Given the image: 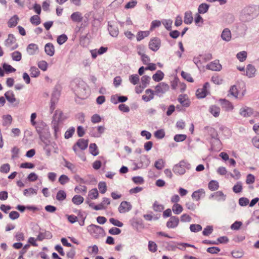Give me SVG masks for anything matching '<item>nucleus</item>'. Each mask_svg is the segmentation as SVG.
<instances>
[{
  "label": "nucleus",
  "mask_w": 259,
  "mask_h": 259,
  "mask_svg": "<svg viewBox=\"0 0 259 259\" xmlns=\"http://www.w3.org/2000/svg\"><path fill=\"white\" fill-rule=\"evenodd\" d=\"M20 167L22 168H33L34 164L30 162H24L21 163Z\"/></svg>",
  "instance_id": "69168bd1"
},
{
  "label": "nucleus",
  "mask_w": 259,
  "mask_h": 259,
  "mask_svg": "<svg viewBox=\"0 0 259 259\" xmlns=\"http://www.w3.org/2000/svg\"><path fill=\"white\" fill-rule=\"evenodd\" d=\"M19 20V18L17 15H15L13 16L12 18L10 19L8 22L9 27L12 28L16 26L18 24Z\"/></svg>",
  "instance_id": "aec40b11"
},
{
  "label": "nucleus",
  "mask_w": 259,
  "mask_h": 259,
  "mask_svg": "<svg viewBox=\"0 0 259 259\" xmlns=\"http://www.w3.org/2000/svg\"><path fill=\"white\" fill-rule=\"evenodd\" d=\"M68 39V37L66 34H62L59 35L57 39V41L60 45H61L65 43Z\"/></svg>",
  "instance_id": "37998d69"
},
{
  "label": "nucleus",
  "mask_w": 259,
  "mask_h": 259,
  "mask_svg": "<svg viewBox=\"0 0 259 259\" xmlns=\"http://www.w3.org/2000/svg\"><path fill=\"white\" fill-rule=\"evenodd\" d=\"M207 251L211 254H217L220 251V249L218 247H210L207 249Z\"/></svg>",
  "instance_id": "e2e57ef3"
},
{
  "label": "nucleus",
  "mask_w": 259,
  "mask_h": 259,
  "mask_svg": "<svg viewBox=\"0 0 259 259\" xmlns=\"http://www.w3.org/2000/svg\"><path fill=\"white\" fill-rule=\"evenodd\" d=\"M180 104L184 107H187L189 106L190 102L186 95H180L178 99Z\"/></svg>",
  "instance_id": "4468645a"
},
{
  "label": "nucleus",
  "mask_w": 259,
  "mask_h": 259,
  "mask_svg": "<svg viewBox=\"0 0 259 259\" xmlns=\"http://www.w3.org/2000/svg\"><path fill=\"white\" fill-rule=\"evenodd\" d=\"M187 138V136L186 135L184 134H180V135H176L174 137V140L176 142H182L184 141Z\"/></svg>",
  "instance_id": "bf43d9fd"
},
{
  "label": "nucleus",
  "mask_w": 259,
  "mask_h": 259,
  "mask_svg": "<svg viewBox=\"0 0 259 259\" xmlns=\"http://www.w3.org/2000/svg\"><path fill=\"white\" fill-rule=\"evenodd\" d=\"M11 57L14 61H19L22 58L21 53L19 51H15L11 54Z\"/></svg>",
  "instance_id": "4c0bfd02"
},
{
  "label": "nucleus",
  "mask_w": 259,
  "mask_h": 259,
  "mask_svg": "<svg viewBox=\"0 0 259 259\" xmlns=\"http://www.w3.org/2000/svg\"><path fill=\"white\" fill-rule=\"evenodd\" d=\"M99 249L96 245L88 247V252L90 254L96 255L98 253Z\"/></svg>",
  "instance_id": "a19ab883"
},
{
  "label": "nucleus",
  "mask_w": 259,
  "mask_h": 259,
  "mask_svg": "<svg viewBox=\"0 0 259 259\" xmlns=\"http://www.w3.org/2000/svg\"><path fill=\"white\" fill-rule=\"evenodd\" d=\"M202 227L198 224H192L190 226V229L192 232H197L202 230Z\"/></svg>",
  "instance_id": "de8ad7c7"
},
{
  "label": "nucleus",
  "mask_w": 259,
  "mask_h": 259,
  "mask_svg": "<svg viewBox=\"0 0 259 259\" xmlns=\"http://www.w3.org/2000/svg\"><path fill=\"white\" fill-rule=\"evenodd\" d=\"M146 93L148 95V97H147L145 95H143L142 96V98L144 100L146 101H149L150 100L153 99V95H155L154 92L153 91H152L150 89L146 90Z\"/></svg>",
  "instance_id": "c756f323"
},
{
  "label": "nucleus",
  "mask_w": 259,
  "mask_h": 259,
  "mask_svg": "<svg viewBox=\"0 0 259 259\" xmlns=\"http://www.w3.org/2000/svg\"><path fill=\"white\" fill-rule=\"evenodd\" d=\"M205 194V191L203 189H201L197 191H194L192 194V197L193 199L198 201L201 196L202 195H204Z\"/></svg>",
  "instance_id": "412c9836"
},
{
  "label": "nucleus",
  "mask_w": 259,
  "mask_h": 259,
  "mask_svg": "<svg viewBox=\"0 0 259 259\" xmlns=\"http://www.w3.org/2000/svg\"><path fill=\"white\" fill-rule=\"evenodd\" d=\"M121 232L120 229L116 227H113L109 230V233L111 235H118Z\"/></svg>",
  "instance_id": "774afa93"
},
{
  "label": "nucleus",
  "mask_w": 259,
  "mask_h": 259,
  "mask_svg": "<svg viewBox=\"0 0 259 259\" xmlns=\"http://www.w3.org/2000/svg\"><path fill=\"white\" fill-rule=\"evenodd\" d=\"M148 249L149 251L154 252L157 250V245L156 243L152 241H149Z\"/></svg>",
  "instance_id": "5fc2aeb1"
},
{
  "label": "nucleus",
  "mask_w": 259,
  "mask_h": 259,
  "mask_svg": "<svg viewBox=\"0 0 259 259\" xmlns=\"http://www.w3.org/2000/svg\"><path fill=\"white\" fill-rule=\"evenodd\" d=\"M161 46V40L159 38L154 37L151 39L149 43V49L153 51H157Z\"/></svg>",
  "instance_id": "39448f33"
},
{
  "label": "nucleus",
  "mask_w": 259,
  "mask_h": 259,
  "mask_svg": "<svg viewBox=\"0 0 259 259\" xmlns=\"http://www.w3.org/2000/svg\"><path fill=\"white\" fill-rule=\"evenodd\" d=\"M132 205L127 201H123L121 202L118 207V211L120 213H124L128 212L132 209Z\"/></svg>",
  "instance_id": "6e6552de"
},
{
  "label": "nucleus",
  "mask_w": 259,
  "mask_h": 259,
  "mask_svg": "<svg viewBox=\"0 0 259 259\" xmlns=\"http://www.w3.org/2000/svg\"><path fill=\"white\" fill-rule=\"evenodd\" d=\"M221 37L222 39L225 41H228L231 38V31L229 29H225L222 32Z\"/></svg>",
  "instance_id": "4be33fe9"
},
{
  "label": "nucleus",
  "mask_w": 259,
  "mask_h": 259,
  "mask_svg": "<svg viewBox=\"0 0 259 259\" xmlns=\"http://www.w3.org/2000/svg\"><path fill=\"white\" fill-rule=\"evenodd\" d=\"M172 210L176 214H180L183 210L182 206L179 203H175L172 206Z\"/></svg>",
  "instance_id": "b1692460"
},
{
  "label": "nucleus",
  "mask_w": 259,
  "mask_h": 259,
  "mask_svg": "<svg viewBox=\"0 0 259 259\" xmlns=\"http://www.w3.org/2000/svg\"><path fill=\"white\" fill-rule=\"evenodd\" d=\"M89 140L84 139H79L73 145L72 149L75 153H77L78 149L84 150L88 146Z\"/></svg>",
  "instance_id": "f03ea898"
},
{
  "label": "nucleus",
  "mask_w": 259,
  "mask_h": 259,
  "mask_svg": "<svg viewBox=\"0 0 259 259\" xmlns=\"http://www.w3.org/2000/svg\"><path fill=\"white\" fill-rule=\"evenodd\" d=\"M213 231V228L212 226H208L205 228H204L202 233L204 236H208L210 235Z\"/></svg>",
  "instance_id": "680f3d73"
},
{
  "label": "nucleus",
  "mask_w": 259,
  "mask_h": 259,
  "mask_svg": "<svg viewBox=\"0 0 259 259\" xmlns=\"http://www.w3.org/2000/svg\"><path fill=\"white\" fill-rule=\"evenodd\" d=\"M253 114V110L246 106L241 108L239 110V114L244 117H250Z\"/></svg>",
  "instance_id": "0eeeda50"
},
{
  "label": "nucleus",
  "mask_w": 259,
  "mask_h": 259,
  "mask_svg": "<svg viewBox=\"0 0 259 259\" xmlns=\"http://www.w3.org/2000/svg\"><path fill=\"white\" fill-rule=\"evenodd\" d=\"M242 185L241 182H238L233 187V191L235 193H238L242 191Z\"/></svg>",
  "instance_id": "ea45409f"
},
{
  "label": "nucleus",
  "mask_w": 259,
  "mask_h": 259,
  "mask_svg": "<svg viewBox=\"0 0 259 259\" xmlns=\"http://www.w3.org/2000/svg\"><path fill=\"white\" fill-rule=\"evenodd\" d=\"M38 67L42 70V71H46L48 68V63L45 61H40L38 62Z\"/></svg>",
  "instance_id": "603ef678"
},
{
  "label": "nucleus",
  "mask_w": 259,
  "mask_h": 259,
  "mask_svg": "<svg viewBox=\"0 0 259 259\" xmlns=\"http://www.w3.org/2000/svg\"><path fill=\"white\" fill-rule=\"evenodd\" d=\"M64 166L67 167L68 169L71 171H75V166L70 162L64 159Z\"/></svg>",
  "instance_id": "a18cd8bd"
},
{
  "label": "nucleus",
  "mask_w": 259,
  "mask_h": 259,
  "mask_svg": "<svg viewBox=\"0 0 259 259\" xmlns=\"http://www.w3.org/2000/svg\"><path fill=\"white\" fill-rule=\"evenodd\" d=\"M153 79L155 81H159L162 79V72L158 71L156 73L153 75Z\"/></svg>",
  "instance_id": "0e129e2a"
},
{
  "label": "nucleus",
  "mask_w": 259,
  "mask_h": 259,
  "mask_svg": "<svg viewBox=\"0 0 259 259\" xmlns=\"http://www.w3.org/2000/svg\"><path fill=\"white\" fill-rule=\"evenodd\" d=\"M108 30L111 35L113 37H116L118 34V29L117 28H114L112 26H108Z\"/></svg>",
  "instance_id": "49530a36"
},
{
  "label": "nucleus",
  "mask_w": 259,
  "mask_h": 259,
  "mask_svg": "<svg viewBox=\"0 0 259 259\" xmlns=\"http://www.w3.org/2000/svg\"><path fill=\"white\" fill-rule=\"evenodd\" d=\"M87 230L91 234L94 235L100 233L102 228L100 226L92 224L88 227Z\"/></svg>",
  "instance_id": "f8f14e48"
},
{
  "label": "nucleus",
  "mask_w": 259,
  "mask_h": 259,
  "mask_svg": "<svg viewBox=\"0 0 259 259\" xmlns=\"http://www.w3.org/2000/svg\"><path fill=\"white\" fill-rule=\"evenodd\" d=\"M150 34L149 31H141L138 32L137 35V40L140 41L144 39L145 37H147Z\"/></svg>",
  "instance_id": "bb28decb"
},
{
  "label": "nucleus",
  "mask_w": 259,
  "mask_h": 259,
  "mask_svg": "<svg viewBox=\"0 0 259 259\" xmlns=\"http://www.w3.org/2000/svg\"><path fill=\"white\" fill-rule=\"evenodd\" d=\"M70 18L72 21L75 22H80L82 20L83 18L81 13L79 12L73 13Z\"/></svg>",
  "instance_id": "6ab92c4d"
},
{
  "label": "nucleus",
  "mask_w": 259,
  "mask_h": 259,
  "mask_svg": "<svg viewBox=\"0 0 259 259\" xmlns=\"http://www.w3.org/2000/svg\"><path fill=\"white\" fill-rule=\"evenodd\" d=\"M96 128L97 134H94V137L98 138L101 137L102 134L104 133L105 128L104 126H99L97 127H96Z\"/></svg>",
  "instance_id": "09e8293b"
},
{
  "label": "nucleus",
  "mask_w": 259,
  "mask_h": 259,
  "mask_svg": "<svg viewBox=\"0 0 259 259\" xmlns=\"http://www.w3.org/2000/svg\"><path fill=\"white\" fill-rule=\"evenodd\" d=\"M220 102L223 108L226 111H232L234 109V106L230 101L226 99H221Z\"/></svg>",
  "instance_id": "ddd939ff"
},
{
  "label": "nucleus",
  "mask_w": 259,
  "mask_h": 259,
  "mask_svg": "<svg viewBox=\"0 0 259 259\" xmlns=\"http://www.w3.org/2000/svg\"><path fill=\"white\" fill-rule=\"evenodd\" d=\"M179 222L180 220L178 217L172 216L169 218L166 225L169 229L175 228L179 225Z\"/></svg>",
  "instance_id": "423d86ee"
},
{
  "label": "nucleus",
  "mask_w": 259,
  "mask_h": 259,
  "mask_svg": "<svg viewBox=\"0 0 259 259\" xmlns=\"http://www.w3.org/2000/svg\"><path fill=\"white\" fill-rule=\"evenodd\" d=\"M219 187V183L216 181L212 180L208 183V188L211 191L217 190Z\"/></svg>",
  "instance_id": "72a5a7b5"
},
{
  "label": "nucleus",
  "mask_w": 259,
  "mask_h": 259,
  "mask_svg": "<svg viewBox=\"0 0 259 259\" xmlns=\"http://www.w3.org/2000/svg\"><path fill=\"white\" fill-rule=\"evenodd\" d=\"M209 87V84L206 82L202 89H199L196 91V95L198 98L205 97L207 93V89Z\"/></svg>",
  "instance_id": "1a4fd4ad"
},
{
  "label": "nucleus",
  "mask_w": 259,
  "mask_h": 259,
  "mask_svg": "<svg viewBox=\"0 0 259 259\" xmlns=\"http://www.w3.org/2000/svg\"><path fill=\"white\" fill-rule=\"evenodd\" d=\"M23 193L25 196H28L32 194H36L37 192L36 190L32 188H30L29 189H25Z\"/></svg>",
  "instance_id": "8fccbe9b"
},
{
  "label": "nucleus",
  "mask_w": 259,
  "mask_h": 259,
  "mask_svg": "<svg viewBox=\"0 0 259 259\" xmlns=\"http://www.w3.org/2000/svg\"><path fill=\"white\" fill-rule=\"evenodd\" d=\"M180 219L182 222H190L191 220V218L189 215L185 213L181 215Z\"/></svg>",
  "instance_id": "338daca9"
},
{
  "label": "nucleus",
  "mask_w": 259,
  "mask_h": 259,
  "mask_svg": "<svg viewBox=\"0 0 259 259\" xmlns=\"http://www.w3.org/2000/svg\"><path fill=\"white\" fill-rule=\"evenodd\" d=\"M3 67L5 71L8 73L15 72L16 70V69L13 68L12 66L6 63L3 64Z\"/></svg>",
  "instance_id": "c9c22d12"
},
{
  "label": "nucleus",
  "mask_w": 259,
  "mask_h": 259,
  "mask_svg": "<svg viewBox=\"0 0 259 259\" xmlns=\"http://www.w3.org/2000/svg\"><path fill=\"white\" fill-rule=\"evenodd\" d=\"M45 51L46 53L50 56H52L55 53V48L52 43H48L45 45Z\"/></svg>",
  "instance_id": "2eb2a0df"
},
{
  "label": "nucleus",
  "mask_w": 259,
  "mask_h": 259,
  "mask_svg": "<svg viewBox=\"0 0 259 259\" xmlns=\"http://www.w3.org/2000/svg\"><path fill=\"white\" fill-rule=\"evenodd\" d=\"M193 21V17L191 12L188 11L185 13L184 17V23L187 24H189L192 23Z\"/></svg>",
  "instance_id": "a878e982"
},
{
  "label": "nucleus",
  "mask_w": 259,
  "mask_h": 259,
  "mask_svg": "<svg viewBox=\"0 0 259 259\" xmlns=\"http://www.w3.org/2000/svg\"><path fill=\"white\" fill-rule=\"evenodd\" d=\"M10 169V166L9 164H3L0 168V171L3 173H8Z\"/></svg>",
  "instance_id": "052dcab7"
},
{
  "label": "nucleus",
  "mask_w": 259,
  "mask_h": 259,
  "mask_svg": "<svg viewBox=\"0 0 259 259\" xmlns=\"http://www.w3.org/2000/svg\"><path fill=\"white\" fill-rule=\"evenodd\" d=\"M98 188L102 194H104L107 191L106 184L104 182H100L98 184Z\"/></svg>",
  "instance_id": "c03bdc74"
},
{
  "label": "nucleus",
  "mask_w": 259,
  "mask_h": 259,
  "mask_svg": "<svg viewBox=\"0 0 259 259\" xmlns=\"http://www.w3.org/2000/svg\"><path fill=\"white\" fill-rule=\"evenodd\" d=\"M99 197V193L96 188L92 189L88 193V197L91 199H96Z\"/></svg>",
  "instance_id": "393cba45"
},
{
  "label": "nucleus",
  "mask_w": 259,
  "mask_h": 259,
  "mask_svg": "<svg viewBox=\"0 0 259 259\" xmlns=\"http://www.w3.org/2000/svg\"><path fill=\"white\" fill-rule=\"evenodd\" d=\"M109 222L113 225L119 227H121L123 225L122 222H120L119 221L116 219H115L114 218H110L109 219Z\"/></svg>",
  "instance_id": "13d9d810"
},
{
  "label": "nucleus",
  "mask_w": 259,
  "mask_h": 259,
  "mask_svg": "<svg viewBox=\"0 0 259 259\" xmlns=\"http://www.w3.org/2000/svg\"><path fill=\"white\" fill-rule=\"evenodd\" d=\"M5 96L7 101L11 103H14L16 101L15 96L13 92L12 91H8L6 92L5 94Z\"/></svg>",
  "instance_id": "a211bd4d"
},
{
  "label": "nucleus",
  "mask_w": 259,
  "mask_h": 259,
  "mask_svg": "<svg viewBox=\"0 0 259 259\" xmlns=\"http://www.w3.org/2000/svg\"><path fill=\"white\" fill-rule=\"evenodd\" d=\"M247 52L246 51H242L238 53L237 55V58L240 61H244L247 58Z\"/></svg>",
  "instance_id": "e433bc0d"
},
{
  "label": "nucleus",
  "mask_w": 259,
  "mask_h": 259,
  "mask_svg": "<svg viewBox=\"0 0 259 259\" xmlns=\"http://www.w3.org/2000/svg\"><path fill=\"white\" fill-rule=\"evenodd\" d=\"M226 195H225L222 191H219L211 194L209 198H214L219 201H224L226 200Z\"/></svg>",
  "instance_id": "9d476101"
},
{
  "label": "nucleus",
  "mask_w": 259,
  "mask_h": 259,
  "mask_svg": "<svg viewBox=\"0 0 259 259\" xmlns=\"http://www.w3.org/2000/svg\"><path fill=\"white\" fill-rule=\"evenodd\" d=\"M66 198V194L64 190H59L56 195V199L58 201H63Z\"/></svg>",
  "instance_id": "473e14b6"
},
{
  "label": "nucleus",
  "mask_w": 259,
  "mask_h": 259,
  "mask_svg": "<svg viewBox=\"0 0 259 259\" xmlns=\"http://www.w3.org/2000/svg\"><path fill=\"white\" fill-rule=\"evenodd\" d=\"M30 75L32 77H36L39 76L40 72L36 67H31L30 69Z\"/></svg>",
  "instance_id": "58836bf2"
},
{
  "label": "nucleus",
  "mask_w": 259,
  "mask_h": 259,
  "mask_svg": "<svg viewBox=\"0 0 259 259\" xmlns=\"http://www.w3.org/2000/svg\"><path fill=\"white\" fill-rule=\"evenodd\" d=\"M207 68L213 71H219L221 69L222 66L218 61H214L208 64Z\"/></svg>",
  "instance_id": "f3484780"
},
{
  "label": "nucleus",
  "mask_w": 259,
  "mask_h": 259,
  "mask_svg": "<svg viewBox=\"0 0 259 259\" xmlns=\"http://www.w3.org/2000/svg\"><path fill=\"white\" fill-rule=\"evenodd\" d=\"M5 45L10 51L14 50L18 48V45L16 43V40L12 34H9L8 38L5 41Z\"/></svg>",
  "instance_id": "7ed1b4c3"
},
{
  "label": "nucleus",
  "mask_w": 259,
  "mask_h": 259,
  "mask_svg": "<svg viewBox=\"0 0 259 259\" xmlns=\"http://www.w3.org/2000/svg\"><path fill=\"white\" fill-rule=\"evenodd\" d=\"M31 23L35 25H38L40 23V18L38 15H34L30 18Z\"/></svg>",
  "instance_id": "79ce46f5"
},
{
  "label": "nucleus",
  "mask_w": 259,
  "mask_h": 259,
  "mask_svg": "<svg viewBox=\"0 0 259 259\" xmlns=\"http://www.w3.org/2000/svg\"><path fill=\"white\" fill-rule=\"evenodd\" d=\"M69 181V178L65 175H61L59 178V182L61 185L65 184L66 183L68 182Z\"/></svg>",
  "instance_id": "6e6d98bb"
},
{
  "label": "nucleus",
  "mask_w": 259,
  "mask_h": 259,
  "mask_svg": "<svg viewBox=\"0 0 259 259\" xmlns=\"http://www.w3.org/2000/svg\"><path fill=\"white\" fill-rule=\"evenodd\" d=\"M89 150L90 153L94 156H96L99 154L97 146L95 143H92L90 145Z\"/></svg>",
  "instance_id": "c85d7f7f"
},
{
  "label": "nucleus",
  "mask_w": 259,
  "mask_h": 259,
  "mask_svg": "<svg viewBox=\"0 0 259 259\" xmlns=\"http://www.w3.org/2000/svg\"><path fill=\"white\" fill-rule=\"evenodd\" d=\"M187 163L185 161H181L179 163L175 165L173 170L175 174L179 175H183L185 174L187 167Z\"/></svg>",
  "instance_id": "20e7f679"
},
{
  "label": "nucleus",
  "mask_w": 259,
  "mask_h": 259,
  "mask_svg": "<svg viewBox=\"0 0 259 259\" xmlns=\"http://www.w3.org/2000/svg\"><path fill=\"white\" fill-rule=\"evenodd\" d=\"M74 191L77 193H86L87 192V188L84 185H79L76 186Z\"/></svg>",
  "instance_id": "7c9ffc66"
},
{
  "label": "nucleus",
  "mask_w": 259,
  "mask_h": 259,
  "mask_svg": "<svg viewBox=\"0 0 259 259\" xmlns=\"http://www.w3.org/2000/svg\"><path fill=\"white\" fill-rule=\"evenodd\" d=\"M255 72L256 69L253 65L249 64L247 66L246 75L248 77L251 78L254 77L255 76Z\"/></svg>",
  "instance_id": "dca6fc26"
},
{
  "label": "nucleus",
  "mask_w": 259,
  "mask_h": 259,
  "mask_svg": "<svg viewBox=\"0 0 259 259\" xmlns=\"http://www.w3.org/2000/svg\"><path fill=\"white\" fill-rule=\"evenodd\" d=\"M229 93L232 96L237 98L238 93L237 87L235 85L232 86L229 90Z\"/></svg>",
  "instance_id": "4d7b16f0"
},
{
  "label": "nucleus",
  "mask_w": 259,
  "mask_h": 259,
  "mask_svg": "<svg viewBox=\"0 0 259 259\" xmlns=\"http://www.w3.org/2000/svg\"><path fill=\"white\" fill-rule=\"evenodd\" d=\"M139 79V76L137 74L131 75L129 77L130 82L134 85L138 83Z\"/></svg>",
  "instance_id": "3c124183"
},
{
  "label": "nucleus",
  "mask_w": 259,
  "mask_h": 259,
  "mask_svg": "<svg viewBox=\"0 0 259 259\" xmlns=\"http://www.w3.org/2000/svg\"><path fill=\"white\" fill-rule=\"evenodd\" d=\"M209 112L215 117H218L220 113V108L215 105L211 106L209 107Z\"/></svg>",
  "instance_id": "5701e85b"
},
{
  "label": "nucleus",
  "mask_w": 259,
  "mask_h": 259,
  "mask_svg": "<svg viewBox=\"0 0 259 259\" xmlns=\"http://www.w3.org/2000/svg\"><path fill=\"white\" fill-rule=\"evenodd\" d=\"M209 5L206 4H201L198 8V12L200 14H204L208 10Z\"/></svg>",
  "instance_id": "f704fd0d"
},
{
  "label": "nucleus",
  "mask_w": 259,
  "mask_h": 259,
  "mask_svg": "<svg viewBox=\"0 0 259 259\" xmlns=\"http://www.w3.org/2000/svg\"><path fill=\"white\" fill-rule=\"evenodd\" d=\"M255 8L254 7H248L244 10V13L246 14H248L252 17L256 15Z\"/></svg>",
  "instance_id": "2f4dec72"
},
{
  "label": "nucleus",
  "mask_w": 259,
  "mask_h": 259,
  "mask_svg": "<svg viewBox=\"0 0 259 259\" xmlns=\"http://www.w3.org/2000/svg\"><path fill=\"white\" fill-rule=\"evenodd\" d=\"M83 197L78 195L74 196L72 199V202L76 205H79L81 204L83 202Z\"/></svg>",
  "instance_id": "cd10ccee"
},
{
  "label": "nucleus",
  "mask_w": 259,
  "mask_h": 259,
  "mask_svg": "<svg viewBox=\"0 0 259 259\" xmlns=\"http://www.w3.org/2000/svg\"><path fill=\"white\" fill-rule=\"evenodd\" d=\"M181 75L185 79L188 81L190 82H193V79L189 73L182 71L181 72Z\"/></svg>",
  "instance_id": "864d4df0"
},
{
  "label": "nucleus",
  "mask_w": 259,
  "mask_h": 259,
  "mask_svg": "<svg viewBox=\"0 0 259 259\" xmlns=\"http://www.w3.org/2000/svg\"><path fill=\"white\" fill-rule=\"evenodd\" d=\"M64 119L62 112L59 110H56L53 116V120L52 121V127L54 130L55 134H57V133L59 132L60 125Z\"/></svg>",
  "instance_id": "f257e3e1"
},
{
  "label": "nucleus",
  "mask_w": 259,
  "mask_h": 259,
  "mask_svg": "<svg viewBox=\"0 0 259 259\" xmlns=\"http://www.w3.org/2000/svg\"><path fill=\"white\" fill-rule=\"evenodd\" d=\"M26 51L29 55H34L38 52V47L35 44H30L27 47Z\"/></svg>",
  "instance_id": "9b49d317"
}]
</instances>
